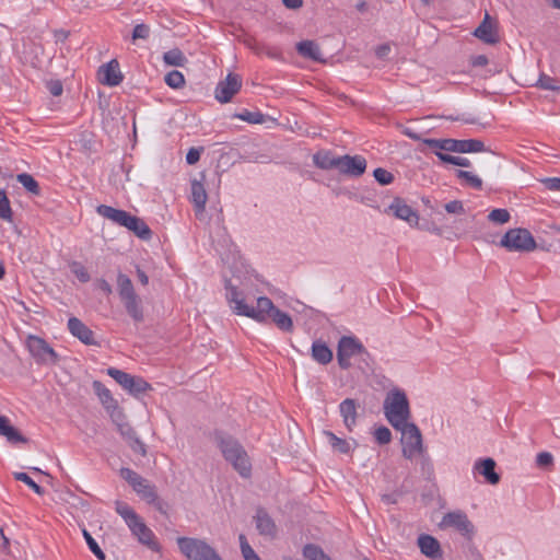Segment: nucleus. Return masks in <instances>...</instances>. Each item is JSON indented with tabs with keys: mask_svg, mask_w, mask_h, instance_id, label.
<instances>
[{
	"mask_svg": "<svg viewBox=\"0 0 560 560\" xmlns=\"http://www.w3.org/2000/svg\"><path fill=\"white\" fill-rule=\"evenodd\" d=\"M225 289L226 299L235 314L253 318L258 323H266L271 319L282 331L291 332L293 330L291 316L275 306L269 298H258L257 306L254 307L245 303L242 293L236 287L232 285L231 281L225 282Z\"/></svg>",
	"mask_w": 560,
	"mask_h": 560,
	"instance_id": "f257e3e1",
	"label": "nucleus"
},
{
	"mask_svg": "<svg viewBox=\"0 0 560 560\" xmlns=\"http://www.w3.org/2000/svg\"><path fill=\"white\" fill-rule=\"evenodd\" d=\"M214 442L220 448L224 459L229 462L243 478L250 477V459L237 439L223 431H215Z\"/></svg>",
	"mask_w": 560,
	"mask_h": 560,
	"instance_id": "f03ea898",
	"label": "nucleus"
},
{
	"mask_svg": "<svg viewBox=\"0 0 560 560\" xmlns=\"http://www.w3.org/2000/svg\"><path fill=\"white\" fill-rule=\"evenodd\" d=\"M100 215L112 220L120 226H124L131 231L136 236L143 241H149L152 237V231L149 225L139 217L132 215L131 213L113 208L106 205H100L96 208Z\"/></svg>",
	"mask_w": 560,
	"mask_h": 560,
	"instance_id": "7ed1b4c3",
	"label": "nucleus"
},
{
	"mask_svg": "<svg viewBox=\"0 0 560 560\" xmlns=\"http://www.w3.org/2000/svg\"><path fill=\"white\" fill-rule=\"evenodd\" d=\"M383 408L387 421L394 429H401L400 425L408 423L411 412L404 390L395 388L388 392Z\"/></svg>",
	"mask_w": 560,
	"mask_h": 560,
	"instance_id": "20e7f679",
	"label": "nucleus"
},
{
	"mask_svg": "<svg viewBox=\"0 0 560 560\" xmlns=\"http://www.w3.org/2000/svg\"><path fill=\"white\" fill-rule=\"evenodd\" d=\"M117 291L127 314L135 323L143 322L144 315L142 301L136 293L130 278L122 272H118L117 275Z\"/></svg>",
	"mask_w": 560,
	"mask_h": 560,
	"instance_id": "39448f33",
	"label": "nucleus"
},
{
	"mask_svg": "<svg viewBox=\"0 0 560 560\" xmlns=\"http://www.w3.org/2000/svg\"><path fill=\"white\" fill-rule=\"evenodd\" d=\"M180 553L187 560H223L219 552L206 539L178 537L176 539Z\"/></svg>",
	"mask_w": 560,
	"mask_h": 560,
	"instance_id": "423d86ee",
	"label": "nucleus"
},
{
	"mask_svg": "<svg viewBox=\"0 0 560 560\" xmlns=\"http://www.w3.org/2000/svg\"><path fill=\"white\" fill-rule=\"evenodd\" d=\"M500 246L509 252L529 253L535 250L538 245L532 233L524 228L510 229L500 241Z\"/></svg>",
	"mask_w": 560,
	"mask_h": 560,
	"instance_id": "0eeeda50",
	"label": "nucleus"
},
{
	"mask_svg": "<svg viewBox=\"0 0 560 560\" xmlns=\"http://www.w3.org/2000/svg\"><path fill=\"white\" fill-rule=\"evenodd\" d=\"M397 429L401 432L402 455L407 459H412L416 455L422 454L423 442L419 428L413 422L405 423Z\"/></svg>",
	"mask_w": 560,
	"mask_h": 560,
	"instance_id": "6e6552de",
	"label": "nucleus"
},
{
	"mask_svg": "<svg viewBox=\"0 0 560 560\" xmlns=\"http://www.w3.org/2000/svg\"><path fill=\"white\" fill-rule=\"evenodd\" d=\"M26 347L37 364L55 365L59 361L57 352L45 339L38 336L28 335L26 338Z\"/></svg>",
	"mask_w": 560,
	"mask_h": 560,
	"instance_id": "1a4fd4ad",
	"label": "nucleus"
},
{
	"mask_svg": "<svg viewBox=\"0 0 560 560\" xmlns=\"http://www.w3.org/2000/svg\"><path fill=\"white\" fill-rule=\"evenodd\" d=\"M107 374L113 377L125 390L133 396H138L152 388L144 378L140 376H133L116 368H108Z\"/></svg>",
	"mask_w": 560,
	"mask_h": 560,
	"instance_id": "9d476101",
	"label": "nucleus"
},
{
	"mask_svg": "<svg viewBox=\"0 0 560 560\" xmlns=\"http://www.w3.org/2000/svg\"><path fill=\"white\" fill-rule=\"evenodd\" d=\"M368 353L364 346L354 337L342 336L339 339L337 348L338 365L342 370H348L351 366L350 359L354 355Z\"/></svg>",
	"mask_w": 560,
	"mask_h": 560,
	"instance_id": "9b49d317",
	"label": "nucleus"
},
{
	"mask_svg": "<svg viewBox=\"0 0 560 560\" xmlns=\"http://www.w3.org/2000/svg\"><path fill=\"white\" fill-rule=\"evenodd\" d=\"M441 527H452L458 530L463 536L470 539L475 533L472 523L464 512H448L441 522Z\"/></svg>",
	"mask_w": 560,
	"mask_h": 560,
	"instance_id": "f8f14e48",
	"label": "nucleus"
},
{
	"mask_svg": "<svg viewBox=\"0 0 560 560\" xmlns=\"http://www.w3.org/2000/svg\"><path fill=\"white\" fill-rule=\"evenodd\" d=\"M242 88V78L236 73H229L225 80L220 81L215 88V98L222 104L229 103Z\"/></svg>",
	"mask_w": 560,
	"mask_h": 560,
	"instance_id": "ddd939ff",
	"label": "nucleus"
},
{
	"mask_svg": "<svg viewBox=\"0 0 560 560\" xmlns=\"http://www.w3.org/2000/svg\"><path fill=\"white\" fill-rule=\"evenodd\" d=\"M366 170V160L361 155H341L339 156L338 171L347 176L359 177Z\"/></svg>",
	"mask_w": 560,
	"mask_h": 560,
	"instance_id": "4468645a",
	"label": "nucleus"
},
{
	"mask_svg": "<svg viewBox=\"0 0 560 560\" xmlns=\"http://www.w3.org/2000/svg\"><path fill=\"white\" fill-rule=\"evenodd\" d=\"M133 491L147 503L152 504L160 513L167 514V503L159 498L155 486L149 480L144 478L141 486L133 489Z\"/></svg>",
	"mask_w": 560,
	"mask_h": 560,
	"instance_id": "2eb2a0df",
	"label": "nucleus"
},
{
	"mask_svg": "<svg viewBox=\"0 0 560 560\" xmlns=\"http://www.w3.org/2000/svg\"><path fill=\"white\" fill-rule=\"evenodd\" d=\"M386 212H392L397 219L408 222L410 226L417 225L419 221L418 212L400 197L394 198Z\"/></svg>",
	"mask_w": 560,
	"mask_h": 560,
	"instance_id": "dca6fc26",
	"label": "nucleus"
},
{
	"mask_svg": "<svg viewBox=\"0 0 560 560\" xmlns=\"http://www.w3.org/2000/svg\"><path fill=\"white\" fill-rule=\"evenodd\" d=\"M131 533L138 538L139 542L147 546L152 551H160L161 547L155 540L153 532L139 517L128 526Z\"/></svg>",
	"mask_w": 560,
	"mask_h": 560,
	"instance_id": "f3484780",
	"label": "nucleus"
},
{
	"mask_svg": "<svg viewBox=\"0 0 560 560\" xmlns=\"http://www.w3.org/2000/svg\"><path fill=\"white\" fill-rule=\"evenodd\" d=\"M495 462L491 457L480 458L474 465V471L478 472L485 478L489 485H498L500 482V475L495 471Z\"/></svg>",
	"mask_w": 560,
	"mask_h": 560,
	"instance_id": "a211bd4d",
	"label": "nucleus"
},
{
	"mask_svg": "<svg viewBox=\"0 0 560 560\" xmlns=\"http://www.w3.org/2000/svg\"><path fill=\"white\" fill-rule=\"evenodd\" d=\"M98 74L102 75L100 81L108 86H116L124 79L120 72L119 63L116 59H112L106 65L101 66L98 69Z\"/></svg>",
	"mask_w": 560,
	"mask_h": 560,
	"instance_id": "6ab92c4d",
	"label": "nucleus"
},
{
	"mask_svg": "<svg viewBox=\"0 0 560 560\" xmlns=\"http://www.w3.org/2000/svg\"><path fill=\"white\" fill-rule=\"evenodd\" d=\"M68 329L72 336L88 346L97 345L94 340V332L79 318L70 317L68 320Z\"/></svg>",
	"mask_w": 560,
	"mask_h": 560,
	"instance_id": "aec40b11",
	"label": "nucleus"
},
{
	"mask_svg": "<svg viewBox=\"0 0 560 560\" xmlns=\"http://www.w3.org/2000/svg\"><path fill=\"white\" fill-rule=\"evenodd\" d=\"M93 388L95 394L98 396L102 405L107 411H110V417L115 419V415L121 416V411L118 408V402L114 399L110 390L106 388L102 382L94 381Z\"/></svg>",
	"mask_w": 560,
	"mask_h": 560,
	"instance_id": "412c9836",
	"label": "nucleus"
},
{
	"mask_svg": "<svg viewBox=\"0 0 560 560\" xmlns=\"http://www.w3.org/2000/svg\"><path fill=\"white\" fill-rule=\"evenodd\" d=\"M472 34L483 43L490 45L497 44L500 40L497 27L492 24L488 13H486L483 21Z\"/></svg>",
	"mask_w": 560,
	"mask_h": 560,
	"instance_id": "4be33fe9",
	"label": "nucleus"
},
{
	"mask_svg": "<svg viewBox=\"0 0 560 560\" xmlns=\"http://www.w3.org/2000/svg\"><path fill=\"white\" fill-rule=\"evenodd\" d=\"M418 546L420 551L432 560L442 558V549L439 540L431 535L421 534L418 537Z\"/></svg>",
	"mask_w": 560,
	"mask_h": 560,
	"instance_id": "5701e85b",
	"label": "nucleus"
},
{
	"mask_svg": "<svg viewBox=\"0 0 560 560\" xmlns=\"http://www.w3.org/2000/svg\"><path fill=\"white\" fill-rule=\"evenodd\" d=\"M485 143L479 139H452L450 152L455 153H472V152H482L485 151Z\"/></svg>",
	"mask_w": 560,
	"mask_h": 560,
	"instance_id": "b1692460",
	"label": "nucleus"
},
{
	"mask_svg": "<svg viewBox=\"0 0 560 560\" xmlns=\"http://www.w3.org/2000/svg\"><path fill=\"white\" fill-rule=\"evenodd\" d=\"M0 435L4 436L11 444L27 443L25 438L15 427H13L5 416H0Z\"/></svg>",
	"mask_w": 560,
	"mask_h": 560,
	"instance_id": "393cba45",
	"label": "nucleus"
},
{
	"mask_svg": "<svg viewBox=\"0 0 560 560\" xmlns=\"http://www.w3.org/2000/svg\"><path fill=\"white\" fill-rule=\"evenodd\" d=\"M340 413L343 418L345 425L348 430H352V428L357 424V402L352 398L345 399L340 406Z\"/></svg>",
	"mask_w": 560,
	"mask_h": 560,
	"instance_id": "a878e982",
	"label": "nucleus"
},
{
	"mask_svg": "<svg viewBox=\"0 0 560 560\" xmlns=\"http://www.w3.org/2000/svg\"><path fill=\"white\" fill-rule=\"evenodd\" d=\"M255 521H256V528L260 535L275 536L276 525H275L272 518L268 515V513L265 510H262V509L257 510Z\"/></svg>",
	"mask_w": 560,
	"mask_h": 560,
	"instance_id": "bb28decb",
	"label": "nucleus"
},
{
	"mask_svg": "<svg viewBox=\"0 0 560 560\" xmlns=\"http://www.w3.org/2000/svg\"><path fill=\"white\" fill-rule=\"evenodd\" d=\"M207 199L208 196L203 184L194 179L191 182V201L195 206L196 212L205 211Z\"/></svg>",
	"mask_w": 560,
	"mask_h": 560,
	"instance_id": "cd10ccee",
	"label": "nucleus"
},
{
	"mask_svg": "<svg viewBox=\"0 0 560 560\" xmlns=\"http://www.w3.org/2000/svg\"><path fill=\"white\" fill-rule=\"evenodd\" d=\"M312 358L319 364H328L332 360V351L322 340H315L312 345Z\"/></svg>",
	"mask_w": 560,
	"mask_h": 560,
	"instance_id": "c85d7f7f",
	"label": "nucleus"
},
{
	"mask_svg": "<svg viewBox=\"0 0 560 560\" xmlns=\"http://www.w3.org/2000/svg\"><path fill=\"white\" fill-rule=\"evenodd\" d=\"M298 52L308 59L314 61L320 60V49L319 46L313 40H302L296 45Z\"/></svg>",
	"mask_w": 560,
	"mask_h": 560,
	"instance_id": "c756f323",
	"label": "nucleus"
},
{
	"mask_svg": "<svg viewBox=\"0 0 560 560\" xmlns=\"http://www.w3.org/2000/svg\"><path fill=\"white\" fill-rule=\"evenodd\" d=\"M314 164L322 170H338L339 156H332L330 152H318L314 155Z\"/></svg>",
	"mask_w": 560,
	"mask_h": 560,
	"instance_id": "7c9ffc66",
	"label": "nucleus"
},
{
	"mask_svg": "<svg viewBox=\"0 0 560 560\" xmlns=\"http://www.w3.org/2000/svg\"><path fill=\"white\" fill-rule=\"evenodd\" d=\"M247 46L257 55L265 54L271 59L281 58V51L278 48L269 47L257 42H248Z\"/></svg>",
	"mask_w": 560,
	"mask_h": 560,
	"instance_id": "2f4dec72",
	"label": "nucleus"
},
{
	"mask_svg": "<svg viewBox=\"0 0 560 560\" xmlns=\"http://www.w3.org/2000/svg\"><path fill=\"white\" fill-rule=\"evenodd\" d=\"M163 60L166 65L174 67H183L187 62L183 51L178 48H174L164 52Z\"/></svg>",
	"mask_w": 560,
	"mask_h": 560,
	"instance_id": "473e14b6",
	"label": "nucleus"
},
{
	"mask_svg": "<svg viewBox=\"0 0 560 560\" xmlns=\"http://www.w3.org/2000/svg\"><path fill=\"white\" fill-rule=\"evenodd\" d=\"M303 556L306 560H331L319 546L314 544L304 546Z\"/></svg>",
	"mask_w": 560,
	"mask_h": 560,
	"instance_id": "72a5a7b5",
	"label": "nucleus"
},
{
	"mask_svg": "<svg viewBox=\"0 0 560 560\" xmlns=\"http://www.w3.org/2000/svg\"><path fill=\"white\" fill-rule=\"evenodd\" d=\"M324 433L328 438V441L335 451L341 454H348L350 452V443L347 440L338 438L330 431H325Z\"/></svg>",
	"mask_w": 560,
	"mask_h": 560,
	"instance_id": "f704fd0d",
	"label": "nucleus"
},
{
	"mask_svg": "<svg viewBox=\"0 0 560 560\" xmlns=\"http://www.w3.org/2000/svg\"><path fill=\"white\" fill-rule=\"evenodd\" d=\"M115 505L116 512L125 520L128 526L139 518L138 514L127 503L116 501Z\"/></svg>",
	"mask_w": 560,
	"mask_h": 560,
	"instance_id": "c9c22d12",
	"label": "nucleus"
},
{
	"mask_svg": "<svg viewBox=\"0 0 560 560\" xmlns=\"http://www.w3.org/2000/svg\"><path fill=\"white\" fill-rule=\"evenodd\" d=\"M455 175L457 178L465 182V184L475 189L482 188V180L477 175L472 174L469 171L456 170Z\"/></svg>",
	"mask_w": 560,
	"mask_h": 560,
	"instance_id": "e433bc0d",
	"label": "nucleus"
},
{
	"mask_svg": "<svg viewBox=\"0 0 560 560\" xmlns=\"http://www.w3.org/2000/svg\"><path fill=\"white\" fill-rule=\"evenodd\" d=\"M16 180L30 192L34 195H39L40 188L38 183L35 180V178L27 174V173H21L16 176Z\"/></svg>",
	"mask_w": 560,
	"mask_h": 560,
	"instance_id": "4c0bfd02",
	"label": "nucleus"
},
{
	"mask_svg": "<svg viewBox=\"0 0 560 560\" xmlns=\"http://www.w3.org/2000/svg\"><path fill=\"white\" fill-rule=\"evenodd\" d=\"M119 475L125 481L129 483L132 489L141 486V482L144 480V478L138 472L127 467H122L119 471Z\"/></svg>",
	"mask_w": 560,
	"mask_h": 560,
	"instance_id": "58836bf2",
	"label": "nucleus"
},
{
	"mask_svg": "<svg viewBox=\"0 0 560 560\" xmlns=\"http://www.w3.org/2000/svg\"><path fill=\"white\" fill-rule=\"evenodd\" d=\"M235 117L249 124H264L266 121V116L258 110L249 112L244 109L242 113L235 114Z\"/></svg>",
	"mask_w": 560,
	"mask_h": 560,
	"instance_id": "ea45409f",
	"label": "nucleus"
},
{
	"mask_svg": "<svg viewBox=\"0 0 560 560\" xmlns=\"http://www.w3.org/2000/svg\"><path fill=\"white\" fill-rule=\"evenodd\" d=\"M121 417H124V416L122 415L118 416V413H116L115 419H113V420L116 422L119 433L128 443L129 441H132L137 436V433L129 423L118 421L119 418H121Z\"/></svg>",
	"mask_w": 560,
	"mask_h": 560,
	"instance_id": "a19ab883",
	"label": "nucleus"
},
{
	"mask_svg": "<svg viewBox=\"0 0 560 560\" xmlns=\"http://www.w3.org/2000/svg\"><path fill=\"white\" fill-rule=\"evenodd\" d=\"M82 534L86 541V545L89 546V549L93 552V555L98 560H105L106 559L105 553L103 552V550L101 549V547L98 546L96 540L92 537V535L86 529H83Z\"/></svg>",
	"mask_w": 560,
	"mask_h": 560,
	"instance_id": "79ce46f5",
	"label": "nucleus"
},
{
	"mask_svg": "<svg viewBox=\"0 0 560 560\" xmlns=\"http://www.w3.org/2000/svg\"><path fill=\"white\" fill-rule=\"evenodd\" d=\"M165 83L172 89H180L185 85L184 74L177 70L170 71L165 75Z\"/></svg>",
	"mask_w": 560,
	"mask_h": 560,
	"instance_id": "37998d69",
	"label": "nucleus"
},
{
	"mask_svg": "<svg viewBox=\"0 0 560 560\" xmlns=\"http://www.w3.org/2000/svg\"><path fill=\"white\" fill-rule=\"evenodd\" d=\"M15 480L22 481L34 490L38 495H43L45 490L38 483H36L26 472H13Z\"/></svg>",
	"mask_w": 560,
	"mask_h": 560,
	"instance_id": "c03bdc74",
	"label": "nucleus"
},
{
	"mask_svg": "<svg viewBox=\"0 0 560 560\" xmlns=\"http://www.w3.org/2000/svg\"><path fill=\"white\" fill-rule=\"evenodd\" d=\"M0 219L11 221L12 220V209L10 206V200L4 190L0 189Z\"/></svg>",
	"mask_w": 560,
	"mask_h": 560,
	"instance_id": "a18cd8bd",
	"label": "nucleus"
},
{
	"mask_svg": "<svg viewBox=\"0 0 560 560\" xmlns=\"http://www.w3.org/2000/svg\"><path fill=\"white\" fill-rule=\"evenodd\" d=\"M424 144H427L430 148L436 149L435 151H446L450 152V145H451V138L446 139H431L425 138L422 140Z\"/></svg>",
	"mask_w": 560,
	"mask_h": 560,
	"instance_id": "49530a36",
	"label": "nucleus"
},
{
	"mask_svg": "<svg viewBox=\"0 0 560 560\" xmlns=\"http://www.w3.org/2000/svg\"><path fill=\"white\" fill-rule=\"evenodd\" d=\"M488 219L491 222L504 224L510 221L511 215L510 212L506 209H493L489 215Z\"/></svg>",
	"mask_w": 560,
	"mask_h": 560,
	"instance_id": "de8ad7c7",
	"label": "nucleus"
},
{
	"mask_svg": "<svg viewBox=\"0 0 560 560\" xmlns=\"http://www.w3.org/2000/svg\"><path fill=\"white\" fill-rule=\"evenodd\" d=\"M70 269L72 273L75 275V277L83 283L90 281L91 277L88 272L86 268L79 261H72L70 264Z\"/></svg>",
	"mask_w": 560,
	"mask_h": 560,
	"instance_id": "09e8293b",
	"label": "nucleus"
},
{
	"mask_svg": "<svg viewBox=\"0 0 560 560\" xmlns=\"http://www.w3.org/2000/svg\"><path fill=\"white\" fill-rule=\"evenodd\" d=\"M373 176L380 185H389L394 182V175L382 167L375 168Z\"/></svg>",
	"mask_w": 560,
	"mask_h": 560,
	"instance_id": "8fccbe9b",
	"label": "nucleus"
},
{
	"mask_svg": "<svg viewBox=\"0 0 560 560\" xmlns=\"http://www.w3.org/2000/svg\"><path fill=\"white\" fill-rule=\"evenodd\" d=\"M536 465L542 469H550L553 466V456L549 452H540L536 456Z\"/></svg>",
	"mask_w": 560,
	"mask_h": 560,
	"instance_id": "3c124183",
	"label": "nucleus"
},
{
	"mask_svg": "<svg viewBox=\"0 0 560 560\" xmlns=\"http://www.w3.org/2000/svg\"><path fill=\"white\" fill-rule=\"evenodd\" d=\"M374 436H375L376 442L380 445L388 444L392 441V432L388 428H386L384 425L378 427L375 430Z\"/></svg>",
	"mask_w": 560,
	"mask_h": 560,
	"instance_id": "603ef678",
	"label": "nucleus"
},
{
	"mask_svg": "<svg viewBox=\"0 0 560 560\" xmlns=\"http://www.w3.org/2000/svg\"><path fill=\"white\" fill-rule=\"evenodd\" d=\"M149 36H150V26L149 25H147L144 23H140L133 27V31L131 34V38L133 42H136L138 39H148Z\"/></svg>",
	"mask_w": 560,
	"mask_h": 560,
	"instance_id": "864d4df0",
	"label": "nucleus"
},
{
	"mask_svg": "<svg viewBox=\"0 0 560 560\" xmlns=\"http://www.w3.org/2000/svg\"><path fill=\"white\" fill-rule=\"evenodd\" d=\"M546 189L551 191H560V177H545L539 179Z\"/></svg>",
	"mask_w": 560,
	"mask_h": 560,
	"instance_id": "5fc2aeb1",
	"label": "nucleus"
},
{
	"mask_svg": "<svg viewBox=\"0 0 560 560\" xmlns=\"http://www.w3.org/2000/svg\"><path fill=\"white\" fill-rule=\"evenodd\" d=\"M447 213L463 214L465 213L464 205L460 200H453L444 206Z\"/></svg>",
	"mask_w": 560,
	"mask_h": 560,
	"instance_id": "6e6d98bb",
	"label": "nucleus"
},
{
	"mask_svg": "<svg viewBox=\"0 0 560 560\" xmlns=\"http://www.w3.org/2000/svg\"><path fill=\"white\" fill-rule=\"evenodd\" d=\"M555 82L556 80L553 78L542 74L538 79L537 85L544 90L555 91L558 89V86L555 85Z\"/></svg>",
	"mask_w": 560,
	"mask_h": 560,
	"instance_id": "4d7b16f0",
	"label": "nucleus"
},
{
	"mask_svg": "<svg viewBox=\"0 0 560 560\" xmlns=\"http://www.w3.org/2000/svg\"><path fill=\"white\" fill-rule=\"evenodd\" d=\"M128 445L133 452L140 453L142 456L147 455V447L138 436H136L132 441H129Z\"/></svg>",
	"mask_w": 560,
	"mask_h": 560,
	"instance_id": "13d9d810",
	"label": "nucleus"
},
{
	"mask_svg": "<svg viewBox=\"0 0 560 560\" xmlns=\"http://www.w3.org/2000/svg\"><path fill=\"white\" fill-rule=\"evenodd\" d=\"M202 150H203L202 148H200V149L190 148L186 154L187 164H189V165L196 164L200 160V154H201Z\"/></svg>",
	"mask_w": 560,
	"mask_h": 560,
	"instance_id": "bf43d9fd",
	"label": "nucleus"
},
{
	"mask_svg": "<svg viewBox=\"0 0 560 560\" xmlns=\"http://www.w3.org/2000/svg\"><path fill=\"white\" fill-rule=\"evenodd\" d=\"M402 495V491L396 490L392 493L382 494L381 500L385 504H396L398 499Z\"/></svg>",
	"mask_w": 560,
	"mask_h": 560,
	"instance_id": "052dcab7",
	"label": "nucleus"
},
{
	"mask_svg": "<svg viewBox=\"0 0 560 560\" xmlns=\"http://www.w3.org/2000/svg\"><path fill=\"white\" fill-rule=\"evenodd\" d=\"M48 91L54 96L61 95L63 88L62 83L59 80H51L47 83Z\"/></svg>",
	"mask_w": 560,
	"mask_h": 560,
	"instance_id": "680f3d73",
	"label": "nucleus"
},
{
	"mask_svg": "<svg viewBox=\"0 0 560 560\" xmlns=\"http://www.w3.org/2000/svg\"><path fill=\"white\" fill-rule=\"evenodd\" d=\"M241 551L245 560H256L259 558L250 545L242 546Z\"/></svg>",
	"mask_w": 560,
	"mask_h": 560,
	"instance_id": "e2e57ef3",
	"label": "nucleus"
},
{
	"mask_svg": "<svg viewBox=\"0 0 560 560\" xmlns=\"http://www.w3.org/2000/svg\"><path fill=\"white\" fill-rule=\"evenodd\" d=\"M489 62L488 57L486 55H477L470 58V63L472 67H483Z\"/></svg>",
	"mask_w": 560,
	"mask_h": 560,
	"instance_id": "0e129e2a",
	"label": "nucleus"
},
{
	"mask_svg": "<svg viewBox=\"0 0 560 560\" xmlns=\"http://www.w3.org/2000/svg\"><path fill=\"white\" fill-rule=\"evenodd\" d=\"M434 154L442 163L452 164V165H454V163H455V155H451L448 153L441 152V151H434Z\"/></svg>",
	"mask_w": 560,
	"mask_h": 560,
	"instance_id": "69168bd1",
	"label": "nucleus"
},
{
	"mask_svg": "<svg viewBox=\"0 0 560 560\" xmlns=\"http://www.w3.org/2000/svg\"><path fill=\"white\" fill-rule=\"evenodd\" d=\"M389 52H390V46L388 44H382L375 48V55L380 59L386 58Z\"/></svg>",
	"mask_w": 560,
	"mask_h": 560,
	"instance_id": "338daca9",
	"label": "nucleus"
},
{
	"mask_svg": "<svg viewBox=\"0 0 560 560\" xmlns=\"http://www.w3.org/2000/svg\"><path fill=\"white\" fill-rule=\"evenodd\" d=\"M96 287H97V289L103 291L106 295H110L113 293L112 285L105 279L96 280Z\"/></svg>",
	"mask_w": 560,
	"mask_h": 560,
	"instance_id": "774afa93",
	"label": "nucleus"
}]
</instances>
